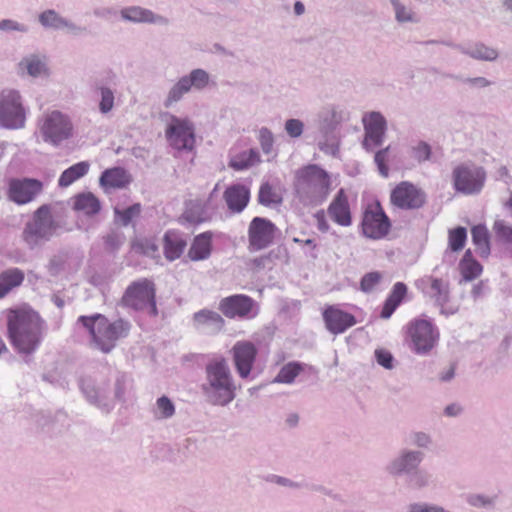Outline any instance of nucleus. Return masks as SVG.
I'll return each instance as SVG.
<instances>
[{
  "mask_svg": "<svg viewBox=\"0 0 512 512\" xmlns=\"http://www.w3.org/2000/svg\"><path fill=\"white\" fill-rule=\"evenodd\" d=\"M7 324L9 338L18 353L30 355L38 348L43 322L35 311L29 308L9 310Z\"/></svg>",
  "mask_w": 512,
  "mask_h": 512,
  "instance_id": "1",
  "label": "nucleus"
},
{
  "mask_svg": "<svg viewBox=\"0 0 512 512\" xmlns=\"http://www.w3.org/2000/svg\"><path fill=\"white\" fill-rule=\"evenodd\" d=\"M201 391L213 406L225 407L235 399L237 386L226 359L215 358L206 364Z\"/></svg>",
  "mask_w": 512,
  "mask_h": 512,
  "instance_id": "2",
  "label": "nucleus"
},
{
  "mask_svg": "<svg viewBox=\"0 0 512 512\" xmlns=\"http://www.w3.org/2000/svg\"><path fill=\"white\" fill-rule=\"evenodd\" d=\"M294 189L303 205L318 206L331 192V177L318 165L310 164L295 172Z\"/></svg>",
  "mask_w": 512,
  "mask_h": 512,
  "instance_id": "3",
  "label": "nucleus"
},
{
  "mask_svg": "<svg viewBox=\"0 0 512 512\" xmlns=\"http://www.w3.org/2000/svg\"><path fill=\"white\" fill-rule=\"evenodd\" d=\"M89 331L96 348L103 353H109L116 345L118 339L127 336L130 324L119 319L110 323L101 314L93 316H81L78 319Z\"/></svg>",
  "mask_w": 512,
  "mask_h": 512,
  "instance_id": "4",
  "label": "nucleus"
},
{
  "mask_svg": "<svg viewBox=\"0 0 512 512\" xmlns=\"http://www.w3.org/2000/svg\"><path fill=\"white\" fill-rule=\"evenodd\" d=\"M348 118V112L340 105L330 104L319 111L317 126L323 140H319L318 147L321 151L331 155L338 152V144L333 131Z\"/></svg>",
  "mask_w": 512,
  "mask_h": 512,
  "instance_id": "5",
  "label": "nucleus"
},
{
  "mask_svg": "<svg viewBox=\"0 0 512 512\" xmlns=\"http://www.w3.org/2000/svg\"><path fill=\"white\" fill-rule=\"evenodd\" d=\"M26 108L18 90L6 88L0 92V128L18 130L25 127Z\"/></svg>",
  "mask_w": 512,
  "mask_h": 512,
  "instance_id": "6",
  "label": "nucleus"
},
{
  "mask_svg": "<svg viewBox=\"0 0 512 512\" xmlns=\"http://www.w3.org/2000/svg\"><path fill=\"white\" fill-rule=\"evenodd\" d=\"M438 338L437 329L427 320L415 319L407 325L406 343L417 355L429 354L436 346Z\"/></svg>",
  "mask_w": 512,
  "mask_h": 512,
  "instance_id": "7",
  "label": "nucleus"
},
{
  "mask_svg": "<svg viewBox=\"0 0 512 512\" xmlns=\"http://www.w3.org/2000/svg\"><path fill=\"white\" fill-rule=\"evenodd\" d=\"M56 224L52 218L49 206L39 207L33 218L26 224L23 239L30 248L42 245L54 234Z\"/></svg>",
  "mask_w": 512,
  "mask_h": 512,
  "instance_id": "8",
  "label": "nucleus"
},
{
  "mask_svg": "<svg viewBox=\"0 0 512 512\" xmlns=\"http://www.w3.org/2000/svg\"><path fill=\"white\" fill-rule=\"evenodd\" d=\"M121 304L125 307L137 311H144L151 316L158 314L155 302L154 284L142 279L130 284L121 299Z\"/></svg>",
  "mask_w": 512,
  "mask_h": 512,
  "instance_id": "9",
  "label": "nucleus"
},
{
  "mask_svg": "<svg viewBox=\"0 0 512 512\" xmlns=\"http://www.w3.org/2000/svg\"><path fill=\"white\" fill-rule=\"evenodd\" d=\"M39 131L44 142L59 146L73 136V124L69 116L54 110L43 116Z\"/></svg>",
  "mask_w": 512,
  "mask_h": 512,
  "instance_id": "10",
  "label": "nucleus"
},
{
  "mask_svg": "<svg viewBox=\"0 0 512 512\" xmlns=\"http://www.w3.org/2000/svg\"><path fill=\"white\" fill-rule=\"evenodd\" d=\"M452 183L456 192L464 195L479 194L486 181V171L473 163H462L452 171Z\"/></svg>",
  "mask_w": 512,
  "mask_h": 512,
  "instance_id": "11",
  "label": "nucleus"
},
{
  "mask_svg": "<svg viewBox=\"0 0 512 512\" xmlns=\"http://www.w3.org/2000/svg\"><path fill=\"white\" fill-rule=\"evenodd\" d=\"M168 117L165 134L169 145L177 150H192L195 143L192 121L171 114Z\"/></svg>",
  "mask_w": 512,
  "mask_h": 512,
  "instance_id": "12",
  "label": "nucleus"
},
{
  "mask_svg": "<svg viewBox=\"0 0 512 512\" xmlns=\"http://www.w3.org/2000/svg\"><path fill=\"white\" fill-rule=\"evenodd\" d=\"M424 457V453L420 450L403 448L388 462L385 471L392 477L408 476L420 467Z\"/></svg>",
  "mask_w": 512,
  "mask_h": 512,
  "instance_id": "13",
  "label": "nucleus"
},
{
  "mask_svg": "<svg viewBox=\"0 0 512 512\" xmlns=\"http://www.w3.org/2000/svg\"><path fill=\"white\" fill-rule=\"evenodd\" d=\"M362 123L365 134L363 147L369 151L376 146L382 145L387 130L385 117L377 111L368 112L364 114Z\"/></svg>",
  "mask_w": 512,
  "mask_h": 512,
  "instance_id": "14",
  "label": "nucleus"
},
{
  "mask_svg": "<svg viewBox=\"0 0 512 512\" xmlns=\"http://www.w3.org/2000/svg\"><path fill=\"white\" fill-rule=\"evenodd\" d=\"M39 24L45 29L61 30L77 37L87 33V28L62 16L55 9H46L38 15Z\"/></svg>",
  "mask_w": 512,
  "mask_h": 512,
  "instance_id": "15",
  "label": "nucleus"
},
{
  "mask_svg": "<svg viewBox=\"0 0 512 512\" xmlns=\"http://www.w3.org/2000/svg\"><path fill=\"white\" fill-rule=\"evenodd\" d=\"M42 190L43 184L37 179H12L9 182L8 197L17 204H26L33 201Z\"/></svg>",
  "mask_w": 512,
  "mask_h": 512,
  "instance_id": "16",
  "label": "nucleus"
},
{
  "mask_svg": "<svg viewBox=\"0 0 512 512\" xmlns=\"http://www.w3.org/2000/svg\"><path fill=\"white\" fill-rule=\"evenodd\" d=\"M389 228V219L378 205L365 211L362 221L365 236L380 239L388 233Z\"/></svg>",
  "mask_w": 512,
  "mask_h": 512,
  "instance_id": "17",
  "label": "nucleus"
},
{
  "mask_svg": "<svg viewBox=\"0 0 512 512\" xmlns=\"http://www.w3.org/2000/svg\"><path fill=\"white\" fill-rule=\"evenodd\" d=\"M394 205L404 209L421 207L425 202V194L409 182H401L391 194Z\"/></svg>",
  "mask_w": 512,
  "mask_h": 512,
  "instance_id": "18",
  "label": "nucleus"
},
{
  "mask_svg": "<svg viewBox=\"0 0 512 512\" xmlns=\"http://www.w3.org/2000/svg\"><path fill=\"white\" fill-rule=\"evenodd\" d=\"M255 302L246 295H233L221 300L219 309L229 318L252 317L256 315Z\"/></svg>",
  "mask_w": 512,
  "mask_h": 512,
  "instance_id": "19",
  "label": "nucleus"
},
{
  "mask_svg": "<svg viewBox=\"0 0 512 512\" xmlns=\"http://www.w3.org/2000/svg\"><path fill=\"white\" fill-rule=\"evenodd\" d=\"M275 226L264 218L255 217L249 225V245L253 250L267 247L274 238Z\"/></svg>",
  "mask_w": 512,
  "mask_h": 512,
  "instance_id": "20",
  "label": "nucleus"
},
{
  "mask_svg": "<svg viewBox=\"0 0 512 512\" xmlns=\"http://www.w3.org/2000/svg\"><path fill=\"white\" fill-rule=\"evenodd\" d=\"M122 20L135 24H154L159 26H168L169 18L154 11L141 7L129 6L120 10Z\"/></svg>",
  "mask_w": 512,
  "mask_h": 512,
  "instance_id": "21",
  "label": "nucleus"
},
{
  "mask_svg": "<svg viewBox=\"0 0 512 512\" xmlns=\"http://www.w3.org/2000/svg\"><path fill=\"white\" fill-rule=\"evenodd\" d=\"M17 73L21 77H48L50 75V69L47 63V57L40 53L25 55L17 64Z\"/></svg>",
  "mask_w": 512,
  "mask_h": 512,
  "instance_id": "22",
  "label": "nucleus"
},
{
  "mask_svg": "<svg viewBox=\"0 0 512 512\" xmlns=\"http://www.w3.org/2000/svg\"><path fill=\"white\" fill-rule=\"evenodd\" d=\"M323 319L327 330L335 335L344 333L356 324V319L352 314L336 306L327 307L323 312Z\"/></svg>",
  "mask_w": 512,
  "mask_h": 512,
  "instance_id": "23",
  "label": "nucleus"
},
{
  "mask_svg": "<svg viewBox=\"0 0 512 512\" xmlns=\"http://www.w3.org/2000/svg\"><path fill=\"white\" fill-rule=\"evenodd\" d=\"M232 352L234 363L240 377H248L257 354L256 347L251 342L239 341L234 345Z\"/></svg>",
  "mask_w": 512,
  "mask_h": 512,
  "instance_id": "24",
  "label": "nucleus"
},
{
  "mask_svg": "<svg viewBox=\"0 0 512 512\" xmlns=\"http://www.w3.org/2000/svg\"><path fill=\"white\" fill-rule=\"evenodd\" d=\"M424 281L430 284V296L435 300L436 304L441 308V313L446 315L455 314L459 307L456 306H448L449 297H450V289L449 283L434 277H428Z\"/></svg>",
  "mask_w": 512,
  "mask_h": 512,
  "instance_id": "25",
  "label": "nucleus"
},
{
  "mask_svg": "<svg viewBox=\"0 0 512 512\" xmlns=\"http://www.w3.org/2000/svg\"><path fill=\"white\" fill-rule=\"evenodd\" d=\"M448 45L457 49L460 53L478 61L493 62L499 56V52L497 49L488 46L483 42H473L465 45Z\"/></svg>",
  "mask_w": 512,
  "mask_h": 512,
  "instance_id": "26",
  "label": "nucleus"
},
{
  "mask_svg": "<svg viewBox=\"0 0 512 512\" xmlns=\"http://www.w3.org/2000/svg\"><path fill=\"white\" fill-rule=\"evenodd\" d=\"M330 217L339 225L349 226L351 224V215L347 197L344 190L341 189L328 208Z\"/></svg>",
  "mask_w": 512,
  "mask_h": 512,
  "instance_id": "27",
  "label": "nucleus"
},
{
  "mask_svg": "<svg viewBox=\"0 0 512 512\" xmlns=\"http://www.w3.org/2000/svg\"><path fill=\"white\" fill-rule=\"evenodd\" d=\"M228 208L233 212H241L249 201V190L240 184L232 185L224 192Z\"/></svg>",
  "mask_w": 512,
  "mask_h": 512,
  "instance_id": "28",
  "label": "nucleus"
},
{
  "mask_svg": "<svg viewBox=\"0 0 512 512\" xmlns=\"http://www.w3.org/2000/svg\"><path fill=\"white\" fill-rule=\"evenodd\" d=\"M212 233L204 232L195 237L189 251L188 256L192 261H200L207 259L212 249Z\"/></svg>",
  "mask_w": 512,
  "mask_h": 512,
  "instance_id": "29",
  "label": "nucleus"
},
{
  "mask_svg": "<svg viewBox=\"0 0 512 512\" xmlns=\"http://www.w3.org/2000/svg\"><path fill=\"white\" fill-rule=\"evenodd\" d=\"M394 13L395 21L400 24H417L420 16L410 4L401 0H389Z\"/></svg>",
  "mask_w": 512,
  "mask_h": 512,
  "instance_id": "30",
  "label": "nucleus"
},
{
  "mask_svg": "<svg viewBox=\"0 0 512 512\" xmlns=\"http://www.w3.org/2000/svg\"><path fill=\"white\" fill-rule=\"evenodd\" d=\"M130 181V175L123 168L108 169L100 177V184L103 187L122 188Z\"/></svg>",
  "mask_w": 512,
  "mask_h": 512,
  "instance_id": "31",
  "label": "nucleus"
},
{
  "mask_svg": "<svg viewBox=\"0 0 512 512\" xmlns=\"http://www.w3.org/2000/svg\"><path fill=\"white\" fill-rule=\"evenodd\" d=\"M24 280V273L18 268H10L0 273V299Z\"/></svg>",
  "mask_w": 512,
  "mask_h": 512,
  "instance_id": "32",
  "label": "nucleus"
},
{
  "mask_svg": "<svg viewBox=\"0 0 512 512\" xmlns=\"http://www.w3.org/2000/svg\"><path fill=\"white\" fill-rule=\"evenodd\" d=\"M407 293V287L402 282H397L393 289L386 299L382 312L381 317L383 319H388L393 312L396 310V308L400 305L402 300L404 299L405 295Z\"/></svg>",
  "mask_w": 512,
  "mask_h": 512,
  "instance_id": "33",
  "label": "nucleus"
},
{
  "mask_svg": "<svg viewBox=\"0 0 512 512\" xmlns=\"http://www.w3.org/2000/svg\"><path fill=\"white\" fill-rule=\"evenodd\" d=\"M190 91L191 87L188 84V80H186L184 76L180 77L168 90L163 101V106L165 108L174 106Z\"/></svg>",
  "mask_w": 512,
  "mask_h": 512,
  "instance_id": "34",
  "label": "nucleus"
},
{
  "mask_svg": "<svg viewBox=\"0 0 512 512\" xmlns=\"http://www.w3.org/2000/svg\"><path fill=\"white\" fill-rule=\"evenodd\" d=\"M261 162L260 154L256 149L245 150L230 159L229 166L234 170H245Z\"/></svg>",
  "mask_w": 512,
  "mask_h": 512,
  "instance_id": "35",
  "label": "nucleus"
},
{
  "mask_svg": "<svg viewBox=\"0 0 512 512\" xmlns=\"http://www.w3.org/2000/svg\"><path fill=\"white\" fill-rule=\"evenodd\" d=\"M194 321L198 325L206 326L212 333H217L224 326V319L220 314L210 310H201L194 314Z\"/></svg>",
  "mask_w": 512,
  "mask_h": 512,
  "instance_id": "36",
  "label": "nucleus"
},
{
  "mask_svg": "<svg viewBox=\"0 0 512 512\" xmlns=\"http://www.w3.org/2000/svg\"><path fill=\"white\" fill-rule=\"evenodd\" d=\"M471 234L477 253L483 258H487L491 251L488 229L484 225H477L472 228Z\"/></svg>",
  "mask_w": 512,
  "mask_h": 512,
  "instance_id": "37",
  "label": "nucleus"
},
{
  "mask_svg": "<svg viewBox=\"0 0 512 512\" xmlns=\"http://www.w3.org/2000/svg\"><path fill=\"white\" fill-rule=\"evenodd\" d=\"M73 207L86 215H92L99 212L100 202L92 193H82L74 197Z\"/></svg>",
  "mask_w": 512,
  "mask_h": 512,
  "instance_id": "38",
  "label": "nucleus"
},
{
  "mask_svg": "<svg viewBox=\"0 0 512 512\" xmlns=\"http://www.w3.org/2000/svg\"><path fill=\"white\" fill-rule=\"evenodd\" d=\"M459 270L464 280L471 281L481 274L482 266L472 257L471 251L467 250L459 263Z\"/></svg>",
  "mask_w": 512,
  "mask_h": 512,
  "instance_id": "39",
  "label": "nucleus"
},
{
  "mask_svg": "<svg viewBox=\"0 0 512 512\" xmlns=\"http://www.w3.org/2000/svg\"><path fill=\"white\" fill-rule=\"evenodd\" d=\"M164 254L169 261L178 259L185 248L186 243L174 234L167 233L164 236Z\"/></svg>",
  "mask_w": 512,
  "mask_h": 512,
  "instance_id": "40",
  "label": "nucleus"
},
{
  "mask_svg": "<svg viewBox=\"0 0 512 512\" xmlns=\"http://www.w3.org/2000/svg\"><path fill=\"white\" fill-rule=\"evenodd\" d=\"M89 170L88 162H79L68 169H66L59 178V185L61 187H68L77 179L83 177Z\"/></svg>",
  "mask_w": 512,
  "mask_h": 512,
  "instance_id": "41",
  "label": "nucleus"
},
{
  "mask_svg": "<svg viewBox=\"0 0 512 512\" xmlns=\"http://www.w3.org/2000/svg\"><path fill=\"white\" fill-rule=\"evenodd\" d=\"M175 411L174 403L167 396L159 397L152 408V414L156 420L170 419L174 416Z\"/></svg>",
  "mask_w": 512,
  "mask_h": 512,
  "instance_id": "42",
  "label": "nucleus"
},
{
  "mask_svg": "<svg viewBox=\"0 0 512 512\" xmlns=\"http://www.w3.org/2000/svg\"><path fill=\"white\" fill-rule=\"evenodd\" d=\"M191 89L202 91L207 88L210 84V74L201 68L193 69L189 74L184 75Z\"/></svg>",
  "mask_w": 512,
  "mask_h": 512,
  "instance_id": "43",
  "label": "nucleus"
},
{
  "mask_svg": "<svg viewBox=\"0 0 512 512\" xmlns=\"http://www.w3.org/2000/svg\"><path fill=\"white\" fill-rule=\"evenodd\" d=\"M407 477L409 485L417 490L427 488L432 483V474L420 467H417Z\"/></svg>",
  "mask_w": 512,
  "mask_h": 512,
  "instance_id": "44",
  "label": "nucleus"
},
{
  "mask_svg": "<svg viewBox=\"0 0 512 512\" xmlns=\"http://www.w3.org/2000/svg\"><path fill=\"white\" fill-rule=\"evenodd\" d=\"M82 390L87 399L98 406L104 407L109 410V405L106 403V396L103 390L95 387L92 383H83Z\"/></svg>",
  "mask_w": 512,
  "mask_h": 512,
  "instance_id": "45",
  "label": "nucleus"
},
{
  "mask_svg": "<svg viewBox=\"0 0 512 512\" xmlns=\"http://www.w3.org/2000/svg\"><path fill=\"white\" fill-rule=\"evenodd\" d=\"M496 497L488 496L482 493H469L466 496V503L477 509H491L494 507Z\"/></svg>",
  "mask_w": 512,
  "mask_h": 512,
  "instance_id": "46",
  "label": "nucleus"
},
{
  "mask_svg": "<svg viewBox=\"0 0 512 512\" xmlns=\"http://www.w3.org/2000/svg\"><path fill=\"white\" fill-rule=\"evenodd\" d=\"M493 231L498 241L512 247V225L502 219H496L493 224Z\"/></svg>",
  "mask_w": 512,
  "mask_h": 512,
  "instance_id": "47",
  "label": "nucleus"
},
{
  "mask_svg": "<svg viewBox=\"0 0 512 512\" xmlns=\"http://www.w3.org/2000/svg\"><path fill=\"white\" fill-rule=\"evenodd\" d=\"M467 239V231L464 227H457L449 230L448 233V248L452 251L461 250Z\"/></svg>",
  "mask_w": 512,
  "mask_h": 512,
  "instance_id": "48",
  "label": "nucleus"
},
{
  "mask_svg": "<svg viewBox=\"0 0 512 512\" xmlns=\"http://www.w3.org/2000/svg\"><path fill=\"white\" fill-rule=\"evenodd\" d=\"M301 371V366L297 363H288L283 366L278 375L276 376L274 382L278 383H292L294 379L299 375Z\"/></svg>",
  "mask_w": 512,
  "mask_h": 512,
  "instance_id": "49",
  "label": "nucleus"
},
{
  "mask_svg": "<svg viewBox=\"0 0 512 512\" xmlns=\"http://www.w3.org/2000/svg\"><path fill=\"white\" fill-rule=\"evenodd\" d=\"M132 249L135 252L142 253L147 256H154L158 250V246L153 239L140 238L133 241Z\"/></svg>",
  "mask_w": 512,
  "mask_h": 512,
  "instance_id": "50",
  "label": "nucleus"
},
{
  "mask_svg": "<svg viewBox=\"0 0 512 512\" xmlns=\"http://www.w3.org/2000/svg\"><path fill=\"white\" fill-rule=\"evenodd\" d=\"M100 103L99 110L103 114H107L114 107V92L106 86L99 87Z\"/></svg>",
  "mask_w": 512,
  "mask_h": 512,
  "instance_id": "51",
  "label": "nucleus"
},
{
  "mask_svg": "<svg viewBox=\"0 0 512 512\" xmlns=\"http://www.w3.org/2000/svg\"><path fill=\"white\" fill-rule=\"evenodd\" d=\"M406 512H450L443 506L427 503V502H414L407 506Z\"/></svg>",
  "mask_w": 512,
  "mask_h": 512,
  "instance_id": "52",
  "label": "nucleus"
},
{
  "mask_svg": "<svg viewBox=\"0 0 512 512\" xmlns=\"http://www.w3.org/2000/svg\"><path fill=\"white\" fill-rule=\"evenodd\" d=\"M114 211L119 221L124 226H127L133 218L137 217L140 214L141 206L140 204L137 203L124 210H119L118 208H115Z\"/></svg>",
  "mask_w": 512,
  "mask_h": 512,
  "instance_id": "53",
  "label": "nucleus"
},
{
  "mask_svg": "<svg viewBox=\"0 0 512 512\" xmlns=\"http://www.w3.org/2000/svg\"><path fill=\"white\" fill-rule=\"evenodd\" d=\"M186 218L194 223H200L207 219L206 213L199 201H195L186 211Z\"/></svg>",
  "mask_w": 512,
  "mask_h": 512,
  "instance_id": "54",
  "label": "nucleus"
},
{
  "mask_svg": "<svg viewBox=\"0 0 512 512\" xmlns=\"http://www.w3.org/2000/svg\"><path fill=\"white\" fill-rule=\"evenodd\" d=\"M382 279L380 272L374 271L365 274L361 279V290L364 292H371Z\"/></svg>",
  "mask_w": 512,
  "mask_h": 512,
  "instance_id": "55",
  "label": "nucleus"
},
{
  "mask_svg": "<svg viewBox=\"0 0 512 512\" xmlns=\"http://www.w3.org/2000/svg\"><path fill=\"white\" fill-rule=\"evenodd\" d=\"M259 143L262 151L265 154H270L273 149L274 136L273 133L266 127L259 130Z\"/></svg>",
  "mask_w": 512,
  "mask_h": 512,
  "instance_id": "56",
  "label": "nucleus"
},
{
  "mask_svg": "<svg viewBox=\"0 0 512 512\" xmlns=\"http://www.w3.org/2000/svg\"><path fill=\"white\" fill-rule=\"evenodd\" d=\"M374 355L377 363L385 369L391 370L394 368V357L388 350L378 348L375 350Z\"/></svg>",
  "mask_w": 512,
  "mask_h": 512,
  "instance_id": "57",
  "label": "nucleus"
},
{
  "mask_svg": "<svg viewBox=\"0 0 512 512\" xmlns=\"http://www.w3.org/2000/svg\"><path fill=\"white\" fill-rule=\"evenodd\" d=\"M279 198L277 194L272 190V187L268 184H262L259 191V202L264 205L277 203Z\"/></svg>",
  "mask_w": 512,
  "mask_h": 512,
  "instance_id": "58",
  "label": "nucleus"
},
{
  "mask_svg": "<svg viewBox=\"0 0 512 512\" xmlns=\"http://www.w3.org/2000/svg\"><path fill=\"white\" fill-rule=\"evenodd\" d=\"M125 242V236L120 231H112L105 237L106 248L115 251L119 249Z\"/></svg>",
  "mask_w": 512,
  "mask_h": 512,
  "instance_id": "59",
  "label": "nucleus"
},
{
  "mask_svg": "<svg viewBox=\"0 0 512 512\" xmlns=\"http://www.w3.org/2000/svg\"><path fill=\"white\" fill-rule=\"evenodd\" d=\"M284 129L290 137L299 138L303 133L304 123L299 119H288L285 122Z\"/></svg>",
  "mask_w": 512,
  "mask_h": 512,
  "instance_id": "60",
  "label": "nucleus"
},
{
  "mask_svg": "<svg viewBox=\"0 0 512 512\" xmlns=\"http://www.w3.org/2000/svg\"><path fill=\"white\" fill-rule=\"evenodd\" d=\"M410 437L412 444L418 448L427 449L432 444V437L430 434L423 431H415Z\"/></svg>",
  "mask_w": 512,
  "mask_h": 512,
  "instance_id": "61",
  "label": "nucleus"
},
{
  "mask_svg": "<svg viewBox=\"0 0 512 512\" xmlns=\"http://www.w3.org/2000/svg\"><path fill=\"white\" fill-rule=\"evenodd\" d=\"M389 149H390V146H387L386 148L379 150L374 156V161H375L376 165L378 166V170H379L380 174L384 177H387L388 173H389V168L385 164L386 160H387V155H388Z\"/></svg>",
  "mask_w": 512,
  "mask_h": 512,
  "instance_id": "62",
  "label": "nucleus"
},
{
  "mask_svg": "<svg viewBox=\"0 0 512 512\" xmlns=\"http://www.w3.org/2000/svg\"><path fill=\"white\" fill-rule=\"evenodd\" d=\"M0 30L6 32L17 31L20 33H27L28 26L11 19H4L0 21Z\"/></svg>",
  "mask_w": 512,
  "mask_h": 512,
  "instance_id": "63",
  "label": "nucleus"
},
{
  "mask_svg": "<svg viewBox=\"0 0 512 512\" xmlns=\"http://www.w3.org/2000/svg\"><path fill=\"white\" fill-rule=\"evenodd\" d=\"M413 156L419 162L427 161L431 156V147L425 142H420L413 148Z\"/></svg>",
  "mask_w": 512,
  "mask_h": 512,
  "instance_id": "64",
  "label": "nucleus"
}]
</instances>
